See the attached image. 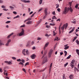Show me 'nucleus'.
Listing matches in <instances>:
<instances>
[{
	"mask_svg": "<svg viewBox=\"0 0 79 79\" xmlns=\"http://www.w3.org/2000/svg\"><path fill=\"white\" fill-rule=\"evenodd\" d=\"M69 10H70L71 13H72L73 11V10L71 7H70V8L68 7L67 8V7H66L64 8V10L63 11V14H64V15L67 14L68 11H69Z\"/></svg>",
	"mask_w": 79,
	"mask_h": 79,
	"instance_id": "nucleus-1",
	"label": "nucleus"
},
{
	"mask_svg": "<svg viewBox=\"0 0 79 79\" xmlns=\"http://www.w3.org/2000/svg\"><path fill=\"white\" fill-rule=\"evenodd\" d=\"M24 35V30L23 28L22 29V31L20 33L17 34V36H22Z\"/></svg>",
	"mask_w": 79,
	"mask_h": 79,
	"instance_id": "nucleus-2",
	"label": "nucleus"
},
{
	"mask_svg": "<svg viewBox=\"0 0 79 79\" xmlns=\"http://www.w3.org/2000/svg\"><path fill=\"white\" fill-rule=\"evenodd\" d=\"M75 63V60H72L71 63L70 64V66H71L72 68H73L74 66V63Z\"/></svg>",
	"mask_w": 79,
	"mask_h": 79,
	"instance_id": "nucleus-3",
	"label": "nucleus"
},
{
	"mask_svg": "<svg viewBox=\"0 0 79 79\" xmlns=\"http://www.w3.org/2000/svg\"><path fill=\"white\" fill-rule=\"evenodd\" d=\"M48 60H47V57H45L43 59V61L42 63L43 64H45L46 62H47Z\"/></svg>",
	"mask_w": 79,
	"mask_h": 79,
	"instance_id": "nucleus-4",
	"label": "nucleus"
},
{
	"mask_svg": "<svg viewBox=\"0 0 79 79\" xmlns=\"http://www.w3.org/2000/svg\"><path fill=\"white\" fill-rule=\"evenodd\" d=\"M20 1L24 3H30L31 2L29 0L26 1V0H20Z\"/></svg>",
	"mask_w": 79,
	"mask_h": 79,
	"instance_id": "nucleus-5",
	"label": "nucleus"
},
{
	"mask_svg": "<svg viewBox=\"0 0 79 79\" xmlns=\"http://www.w3.org/2000/svg\"><path fill=\"white\" fill-rule=\"evenodd\" d=\"M52 53H53V50L51 49L50 50V52L49 53V58L51 57V55H52Z\"/></svg>",
	"mask_w": 79,
	"mask_h": 79,
	"instance_id": "nucleus-6",
	"label": "nucleus"
},
{
	"mask_svg": "<svg viewBox=\"0 0 79 79\" xmlns=\"http://www.w3.org/2000/svg\"><path fill=\"white\" fill-rule=\"evenodd\" d=\"M48 44H49V43L48 42L45 44V45L44 46V50H45V48H46V47H48Z\"/></svg>",
	"mask_w": 79,
	"mask_h": 79,
	"instance_id": "nucleus-7",
	"label": "nucleus"
},
{
	"mask_svg": "<svg viewBox=\"0 0 79 79\" xmlns=\"http://www.w3.org/2000/svg\"><path fill=\"white\" fill-rule=\"evenodd\" d=\"M32 23V21H29L27 22V24H28V25H30V24H31Z\"/></svg>",
	"mask_w": 79,
	"mask_h": 79,
	"instance_id": "nucleus-8",
	"label": "nucleus"
},
{
	"mask_svg": "<svg viewBox=\"0 0 79 79\" xmlns=\"http://www.w3.org/2000/svg\"><path fill=\"white\" fill-rule=\"evenodd\" d=\"M74 29H75V27H73L72 29L69 32V33L71 34V33H72L74 31Z\"/></svg>",
	"mask_w": 79,
	"mask_h": 79,
	"instance_id": "nucleus-9",
	"label": "nucleus"
},
{
	"mask_svg": "<svg viewBox=\"0 0 79 79\" xmlns=\"http://www.w3.org/2000/svg\"><path fill=\"white\" fill-rule=\"evenodd\" d=\"M36 55L35 54H33L32 56H31V57L32 59H34L35 57L36 56Z\"/></svg>",
	"mask_w": 79,
	"mask_h": 79,
	"instance_id": "nucleus-10",
	"label": "nucleus"
},
{
	"mask_svg": "<svg viewBox=\"0 0 79 79\" xmlns=\"http://www.w3.org/2000/svg\"><path fill=\"white\" fill-rule=\"evenodd\" d=\"M64 27H65V24L63 26L61 27V29L63 31L64 29Z\"/></svg>",
	"mask_w": 79,
	"mask_h": 79,
	"instance_id": "nucleus-11",
	"label": "nucleus"
},
{
	"mask_svg": "<svg viewBox=\"0 0 79 79\" xmlns=\"http://www.w3.org/2000/svg\"><path fill=\"white\" fill-rule=\"evenodd\" d=\"M73 74H71L69 76V77L70 79H73V78H74V77H73Z\"/></svg>",
	"mask_w": 79,
	"mask_h": 79,
	"instance_id": "nucleus-12",
	"label": "nucleus"
},
{
	"mask_svg": "<svg viewBox=\"0 0 79 79\" xmlns=\"http://www.w3.org/2000/svg\"><path fill=\"white\" fill-rule=\"evenodd\" d=\"M25 51H26V50L25 49H24L22 51V53H23V55H24V56H26V54H25Z\"/></svg>",
	"mask_w": 79,
	"mask_h": 79,
	"instance_id": "nucleus-13",
	"label": "nucleus"
},
{
	"mask_svg": "<svg viewBox=\"0 0 79 79\" xmlns=\"http://www.w3.org/2000/svg\"><path fill=\"white\" fill-rule=\"evenodd\" d=\"M42 21V19H40V21L38 22L36 24V27L40 23V22H41V21Z\"/></svg>",
	"mask_w": 79,
	"mask_h": 79,
	"instance_id": "nucleus-14",
	"label": "nucleus"
},
{
	"mask_svg": "<svg viewBox=\"0 0 79 79\" xmlns=\"http://www.w3.org/2000/svg\"><path fill=\"white\" fill-rule=\"evenodd\" d=\"M13 34H14V33H12L11 34H10V35H9L8 36H7V38H10V36H11V35H13Z\"/></svg>",
	"mask_w": 79,
	"mask_h": 79,
	"instance_id": "nucleus-15",
	"label": "nucleus"
},
{
	"mask_svg": "<svg viewBox=\"0 0 79 79\" xmlns=\"http://www.w3.org/2000/svg\"><path fill=\"white\" fill-rule=\"evenodd\" d=\"M2 45H4V43L2 42V40H0V46H2Z\"/></svg>",
	"mask_w": 79,
	"mask_h": 79,
	"instance_id": "nucleus-16",
	"label": "nucleus"
},
{
	"mask_svg": "<svg viewBox=\"0 0 79 79\" xmlns=\"http://www.w3.org/2000/svg\"><path fill=\"white\" fill-rule=\"evenodd\" d=\"M44 13L45 15H47V9H45Z\"/></svg>",
	"mask_w": 79,
	"mask_h": 79,
	"instance_id": "nucleus-17",
	"label": "nucleus"
},
{
	"mask_svg": "<svg viewBox=\"0 0 79 79\" xmlns=\"http://www.w3.org/2000/svg\"><path fill=\"white\" fill-rule=\"evenodd\" d=\"M76 52L77 53L78 55H79V50L78 49H77L76 50Z\"/></svg>",
	"mask_w": 79,
	"mask_h": 79,
	"instance_id": "nucleus-18",
	"label": "nucleus"
},
{
	"mask_svg": "<svg viewBox=\"0 0 79 79\" xmlns=\"http://www.w3.org/2000/svg\"><path fill=\"white\" fill-rule=\"evenodd\" d=\"M66 78L65 77V74H64L63 76V79H66Z\"/></svg>",
	"mask_w": 79,
	"mask_h": 79,
	"instance_id": "nucleus-19",
	"label": "nucleus"
},
{
	"mask_svg": "<svg viewBox=\"0 0 79 79\" xmlns=\"http://www.w3.org/2000/svg\"><path fill=\"white\" fill-rule=\"evenodd\" d=\"M75 42L78 45H79V41L78 40H76L75 41Z\"/></svg>",
	"mask_w": 79,
	"mask_h": 79,
	"instance_id": "nucleus-20",
	"label": "nucleus"
},
{
	"mask_svg": "<svg viewBox=\"0 0 79 79\" xmlns=\"http://www.w3.org/2000/svg\"><path fill=\"white\" fill-rule=\"evenodd\" d=\"M68 23H66V25H65V29H66L67 27H68Z\"/></svg>",
	"mask_w": 79,
	"mask_h": 79,
	"instance_id": "nucleus-21",
	"label": "nucleus"
},
{
	"mask_svg": "<svg viewBox=\"0 0 79 79\" xmlns=\"http://www.w3.org/2000/svg\"><path fill=\"white\" fill-rule=\"evenodd\" d=\"M19 15H17L15 17H14L13 18V19H16V18H19Z\"/></svg>",
	"mask_w": 79,
	"mask_h": 79,
	"instance_id": "nucleus-22",
	"label": "nucleus"
},
{
	"mask_svg": "<svg viewBox=\"0 0 79 79\" xmlns=\"http://www.w3.org/2000/svg\"><path fill=\"white\" fill-rule=\"evenodd\" d=\"M77 36L75 37L73 40V42H74V41H75V40H76V39H77Z\"/></svg>",
	"mask_w": 79,
	"mask_h": 79,
	"instance_id": "nucleus-23",
	"label": "nucleus"
},
{
	"mask_svg": "<svg viewBox=\"0 0 79 79\" xmlns=\"http://www.w3.org/2000/svg\"><path fill=\"white\" fill-rule=\"evenodd\" d=\"M54 40L55 41V40H57V41H58V40H58V38L56 37L55 39H54Z\"/></svg>",
	"mask_w": 79,
	"mask_h": 79,
	"instance_id": "nucleus-24",
	"label": "nucleus"
},
{
	"mask_svg": "<svg viewBox=\"0 0 79 79\" xmlns=\"http://www.w3.org/2000/svg\"><path fill=\"white\" fill-rule=\"evenodd\" d=\"M64 53H65L64 56H66V55H67V53H68L67 52H66V51H64Z\"/></svg>",
	"mask_w": 79,
	"mask_h": 79,
	"instance_id": "nucleus-25",
	"label": "nucleus"
},
{
	"mask_svg": "<svg viewBox=\"0 0 79 79\" xmlns=\"http://www.w3.org/2000/svg\"><path fill=\"white\" fill-rule=\"evenodd\" d=\"M71 55H69L66 58L67 60H68V59H69L70 58H71Z\"/></svg>",
	"mask_w": 79,
	"mask_h": 79,
	"instance_id": "nucleus-26",
	"label": "nucleus"
},
{
	"mask_svg": "<svg viewBox=\"0 0 79 79\" xmlns=\"http://www.w3.org/2000/svg\"><path fill=\"white\" fill-rule=\"evenodd\" d=\"M47 69V68H45L43 70L40 71V73H41V72L42 71H45V69Z\"/></svg>",
	"mask_w": 79,
	"mask_h": 79,
	"instance_id": "nucleus-27",
	"label": "nucleus"
},
{
	"mask_svg": "<svg viewBox=\"0 0 79 79\" xmlns=\"http://www.w3.org/2000/svg\"><path fill=\"white\" fill-rule=\"evenodd\" d=\"M42 0H40L39 1L40 5H41V4H42Z\"/></svg>",
	"mask_w": 79,
	"mask_h": 79,
	"instance_id": "nucleus-28",
	"label": "nucleus"
},
{
	"mask_svg": "<svg viewBox=\"0 0 79 79\" xmlns=\"http://www.w3.org/2000/svg\"><path fill=\"white\" fill-rule=\"evenodd\" d=\"M72 4V2H69V4L70 5L69 6L70 7H71Z\"/></svg>",
	"mask_w": 79,
	"mask_h": 79,
	"instance_id": "nucleus-29",
	"label": "nucleus"
},
{
	"mask_svg": "<svg viewBox=\"0 0 79 79\" xmlns=\"http://www.w3.org/2000/svg\"><path fill=\"white\" fill-rule=\"evenodd\" d=\"M69 48V46H68L64 48V50H67V49H68Z\"/></svg>",
	"mask_w": 79,
	"mask_h": 79,
	"instance_id": "nucleus-30",
	"label": "nucleus"
},
{
	"mask_svg": "<svg viewBox=\"0 0 79 79\" xmlns=\"http://www.w3.org/2000/svg\"><path fill=\"white\" fill-rule=\"evenodd\" d=\"M56 8H58L59 7V5L58 4H56Z\"/></svg>",
	"mask_w": 79,
	"mask_h": 79,
	"instance_id": "nucleus-31",
	"label": "nucleus"
},
{
	"mask_svg": "<svg viewBox=\"0 0 79 79\" xmlns=\"http://www.w3.org/2000/svg\"><path fill=\"white\" fill-rule=\"evenodd\" d=\"M12 63L11 62L8 61V64H12Z\"/></svg>",
	"mask_w": 79,
	"mask_h": 79,
	"instance_id": "nucleus-32",
	"label": "nucleus"
},
{
	"mask_svg": "<svg viewBox=\"0 0 79 79\" xmlns=\"http://www.w3.org/2000/svg\"><path fill=\"white\" fill-rule=\"evenodd\" d=\"M27 44L26 45V47H28L29 45V44H30V41H29L28 42Z\"/></svg>",
	"mask_w": 79,
	"mask_h": 79,
	"instance_id": "nucleus-33",
	"label": "nucleus"
},
{
	"mask_svg": "<svg viewBox=\"0 0 79 79\" xmlns=\"http://www.w3.org/2000/svg\"><path fill=\"white\" fill-rule=\"evenodd\" d=\"M19 64H21L22 65V66H23L24 65V64H23V63L21 62H20L19 63Z\"/></svg>",
	"mask_w": 79,
	"mask_h": 79,
	"instance_id": "nucleus-34",
	"label": "nucleus"
},
{
	"mask_svg": "<svg viewBox=\"0 0 79 79\" xmlns=\"http://www.w3.org/2000/svg\"><path fill=\"white\" fill-rule=\"evenodd\" d=\"M11 23V21H7L5 23L6 24H8L9 23Z\"/></svg>",
	"mask_w": 79,
	"mask_h": 79,
	"instance_id": "nucleus-35",
	"label": "nucleus"
},
{
	"mask_svg": "<svg viewBox=\"0 0 79 79\" xmlns=\"http://www.w3.org/2000/svg\"><path fill=\"white\" fill-rule=\"evenodd\" d=\"M50 26H54L55 25V24H53V23H50Z\"/></svg>",
	"mask_w": 79,
	"mask_h": 79,
	"instance_id": "nucleus-36",
	"label": "nucleus"
},
{
	"mask_svg": "<svg viewBox=\"0 0 79 79\" xmlns=\"http://www.w3.org/2000/svg\"><path fill=\"white\" fill-rule=\"evenodd\" d=\"M78 7V5H77V4H76V5L75 6V8L76 9H77Z\"/></svg>",
	"mask_w": 79,
	"mask_h": 79,
	"instance_id": "nucleus-37",
	"label": "nucleus"
},
{
	"mask_svg": "<svg viewBox=\"0 0 79 79\" xmlns=\"http://www.w3.org/2000/svg\"><path fill=\"white\" fill-rule=\"evenodd\" d=\"M29 62H27L25 64V66H27V65H29Z\"/></svg>",
	"mask_w": 79,
	"mask_h": 79,
	"instance_id": "nucleus-38",
	"label": "nucleus"
},
{
	"mask_svg": "<svg viewBox=\"0 0 79 79\" xmlns=\"http://www.w3.org/2000/svg\"><path fill=\"white\" fill-rule=\"evenodd\" d=\"M56 33H55V31H53V36H55L56 34Z\"/></svg>",
	"mask_w": 79,
	"mask_h": 79,
	"instance_id": "nucleus-39",
	"label": "nucleus"
},
{
	"mask_svg": "<svg viewBox=\"0 0 79 79\" xmlns=\"http://www.w3.org/2000/svg\"><path fill=\"white\" fill-rule=\"evenodd\" d=\"M12 59H13V60H16V58L15 57H12Z\"/></svg>",
	"mask_w": 79,
	"mask_h": 79,
	"instance_id": "nucleus-40",
	"label": "nucleus"
},
{
	"mask_svg": "<svg viewBox=\"0 0 79 79\" xmlns=\"http://www.w3.org/2000/svg\"><path fill=\"white\" fill-rule=\"evenodd\" d=\"M35 13H36V12H35L34 14H33L31 16V18H32V17H33L34 16V15H35Z\"/></svg>",
	"mask_w": 79,
	"mask_h": 79,
	"instance_id": "nucleus-41",
	"label": "nucleus"
},
{
	"mask_svg": "<svg viewBox=\"0 0 79 79\" xmlns=\"http://www.w3.org/2000/svg\"><path fill=\"white\" fill-rule=\"evenodd\" d=\"M2 8H6V6H5L4 5H2L1 6Z\"/></svg>",
	"mask_w": 79,
	"mask_h": 79,
	"instance_id": "nucleus-42",
	"label": "nucleus"
},
{
	"mask_svg": "<svg viewBox=\"0 0 79 79\" xmlns=\"http://www.w3.org/2000/svg\"><path fill=\"white\" fill-rule=\"evenodd\" d=\"M25 27V24H24L23 25H22L20 27Z\"/></svg>",
	"mask_w": 79,
	"mask_h": 79,
	"instance_id": "nucleus-43",
	"label": "nucleus"
},
{
	"mask_svg": "<svg viewBox=\"0 0 79 79\" xmlns=\"http://www.w3.org/2000/svg\"><path fill=\"white\" fill-rule=\"evenodd\" d=\"M68 63L67 62L66 63V64H65L64 65V67H66V66H67V65H68Z\"/></svg>",
	"mask_w": 79,
	"mask_h": 79,
	"instance_id": "nucleus-44",
	"label": "nucleus"
},
{
	"mask_svg": "<svg viewBox=\"0 0 79 79\" xmlns=\"http://www.w3.org/2000/svg\"><path fill=\"white\" fill-rule=\"evenodd\" d=\"M32 19L31 18H29L27 19V21H31Z\"/></svg>",
	"mask_w": 79,
	"mask_h": 79,
	"instance_id": "nucleus-45",
	"label": "nucleus"
},
{
	"mask_svg": "<svg viewBox=\"0 0 79 79\" xmlns=\"http://www.w3.org/2000/svg\"><path fill=\"white\" fill-rule=\"evenodd\" d=\"M22 62V63H25V61H24V60L22 59L21 60Z\"/></svg>",
	"mask_w": 79,
	"mask_h": 79,
	"instance_id": "nucleus-46",
	"label": "nucleus"
},
{
	"mask_svg": "<svg viewBox=\"0 0 79 79\" xmlns=\"http://www.w3.org/2000/svg\"><path fill=\"white\" fill-rule=\"evenodd\" d=\"M59 34H61V30L60 29V27L59 28Z\"/></svg>",
	"mask_w": 79,
	"mask_h": 79,
	"instance_id": "nucleus-47",
	"label": "nucleus"
},
{
	"mask_svg": "<svg viewBox=\"0 0 79 79\" xmlns=\"http://www.w3.org/2000/svg\"><path fill=\"white\" fill-rule=\"evenodd\" d=\"M51 69H52V68H49V73H50L51 72Z\"/></svg>",
	"mask_w": 79,
	"mask_h": 79,
	"instance_id": "nucleus-48",
	"label": "nucleus"
},
{
	"mask_svg": "<svg viewBox=\"0 0 79 79\" xmlns=\"http://www.w3.org/2000/svg\"><path fill=\"white\" fill-rule=\"evenodd\" d=\"M45 36H46V37H49L50 35H48L47 34H46L45 35Z\"/></svg>",
	"mask_w": 79,
	"mask_h": 79,
	"instance_id": "nucleus-49",
	"label": "nucleus"
},
{
	"mask_svg": "<svg viewBox=\"0 0 79 79\" xmlns=\"http://www.w3.org/2000/svg\"><path fill=\"white\" fill-rule=\"evenodd\" d=\"M8 45H9V43H8L7 42V43H6V46L7 47V46H8Z\"/></svg>",
	"mask_w": 79,
	"mask_h": 79,
	"instance_id": "nucleus-50",
	"label": "nucleus"
},
{
	"mask_svg": "<svg viewBox=\"0 0 79 79\" xmlns=\"http://www.w3.org/2000/svg\"><path fill=\"white\" fill-rule=\"evenodd\" d=\"M11 42V40L10 39L9 40L7 41V43H8L9 44Z\"/></svg>",
	"mask_w": 79,
	"mask_h": 79,
	"instance_id": "nucleus-51",
	"label": "nucleus"
},
{
	"mask_svg": "<svg viewBox=\"0 0 79 79\" xmlns=\"http://www.w3.org/2000/svg\"><path fill=\"white\" fill-rule=\"evenodd\" d=\"M3 3V0H0V3Z\"/></svg>",
	"mask_w": 79,
	"mask_h": 79,
	"instance_id": "nucleus-52",
	"label": "nucleus"
},
{
	"mask_svg": "<svg viewBox=\"0 0 79 79\" xmlns=\"http://www.w3.org/2000/svg\"><path fill=\"white\" fill-rule=\"evenodd\" d=\"M13 13L14 14H15V15H16V14H17V13L15 11H13Z\"/></svg>",
	"mask_w": 79,
	"mask_h": 79,
	"instance_id": "nucleus-53",
	"label": "nucleus"
},
{
	"mask_svg": "<svg viewBox=\"0 0 79 79\" xmlns=\"http://www.w3.org/2000/svg\"><path fill=\"white\" fill-rule=\"evenodd\" d=\"M37 40H41V38H38L37 39Z\"/></svg>",
	"mask_w": 79,
	"mask_h": 79,
	"instance_id": "nucleus-54",
	"label": "nucleus"
},
{
	"mask_svg": "<svg viewBox=\"0 0 79 79\" xmlns=\"http://www.w3.org/2000/svg\"><path fill=\"white\" fill-rule=\"evenodd\" d=\"M57 10L58 12H60V9L58 8Z\"/></svg>",
	"mask_w": 79,
	"mask_h": 79,
	"instance_id": "nucleus-55",
	"label": "nucleus"
},
{
	"mask_svg": "<svg viewBox=\"0 0 79 79\" xmlns=\"http://www.w3.org/2000/svg\"><path fill=\"white\" fill-rule=\"evenodd\" d=\"M61 21L60 19H58L56 21Z\"/></svg>",
	"mask_w": 79,
	"mask_h": 79,
	"instance_id": "nucleus-56",
	"label": "nucleus"
},
{
	"mask_svg": "<svg viewBox=\"0 0 79 79\" xmlns=\"http://www.w3.org/2000/svg\"><path fill=\"white\" fill-rule=\"evenodd\" d=\"M25 52H26L27 55L28 54V50H27V51H26Z\"/></svg>",
	"mask_w": 79,
	"mask_h": 79,
	"instance_id": "nucleus-57",
	"label": "nucleus"
},
{
	"mask_svg": "<svg viewBox=\"0 0 79 79\" xmlns=\"http://www.w3.org/2000/svg\"><path fill=\"white\" fill-rule=\"evenodd\" d=\"M42 8L40 9L39 10H38V12H40V11H42Z\"/></svg>",
	"mask_w": 79,
	"mask_h": 79,
	"instance_id": "nucleus-58",
	"label": "nucleus"
},
{
	"mask_svg": "<svg viewBox=\"0 0 79 79\" xmlns=\"http://www.w3.org/2000/svg\"><path fill=\"white\" fill-rule=\"evenodd\" d=\"M17 61H19V62L21 61V59H17Z\"/></svg>",
	"mask_w": 79,
	"mask_h": 79,
	"instance_id": "nucleus-59",
	"label": "nucleus"
},
{
	"mask_svg": "<svg viewBox=\"0 0 79 79\" xmlns=\"http://www.w3.org/2000/svg\"><path fill=\"white\" fill-rule=\"evenodd\" d=\"M3 10L4 11H8V9H3Z\"/></svg>",
	"mask_w": 79,
	"mask_h": 79,
	"instance_id": "nucleus-60",
	"label": "nucleus"
},
{
	"mask_svg": "<svg viewBox=\"0 0 79 79\" xmlns=\"http://www.w3.org/2000/svg\"><path fill=\"white\" fill-rule=\"evenodd\" d=\"M52 63H51L50 65V67L49 68H52Z\"/></svg>",
	"mask_w": 79,
	"mask_h": 79,
	"instance_id": "nucleus-61",
	"label": "nucleus"
},
{
	"mask_svg": "<svg viewBox=\"0 0 79 79\" xmlns=\"http://www.w3.org/2000/svg\"><path fill=\"white\" fill-rule=\"evenodd\" d=\"M32 50H35V47L34 46L32 48Z\"/></svg>",
	"mask_w": 79,
	"mask_h": 79,
	"instance_id": "nucleus-62",
	"label": "nucleus"
},
{
	"mask_svg": "<svg viewBox=\"0 0 79 79\" xmlns=\"http://www.w3.org/2000/svg\"><path fill=\"white\" fill-rule=\"evenodd\" d=\"M52 13V15H55V11L53 12Z\"/></svg>",
	"mask_w": 79,
	"mask_h": 79,
	"instance_id": "nucleus-63",
	"label": "nucleus"
},
{
	"mask_svg": "<svg viewBox=\"0 0 79 79\" xmlns=\"http://www.w3.org/2000/svg\"><path fill=\"white\" fill-rule=\"evenodd\" d=\"M75 69L76 70V71H77V72H79V69H78L77 68H75Z\"/></svg>",
	"mask_w": 79,
	"mask_h": 79,
	"instance_id": "nucleus-64",
	"label": "nucleus"
}]
</instances>
